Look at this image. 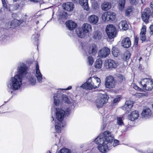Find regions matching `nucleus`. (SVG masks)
<instances>
[{"instance_id":"39","label":"nucleus","mask_w":153,"mask_h":153,"mask_svg":"<svg viewBox=\"0 0 153 153\" xmlns=\"http://www.w3.org/2000/svg\"><path fill=\"white\" fill-rule=\"evenodd\" d=\"M94 63L93 58L91 56H88L87 58V64L89 65H91Z\"/></svg>"},{"instance_id":"15","label":"nucleus","mask_w":153,"mask_h":153,"mask_svg":"<svg viewBox=\"0 0 153 153\" xmlns=\"http://www.w3.org/2000/svg\"><path fill=\"white\" fill-rule=\"evenodd\" d=\"M110 50L109 48L105 47L102 48L98 52V56L100 58H106L110 54Z\"/></svg>"},{"instance_id":"63","label":"nucleus","mask_w":153,"mask_h":153,"mask_svg":"<svg viewBox=\"0 0 153 153\" xmlns=\"http://www.w3.org/2000/svg\"><path fill=\"white\" fill-rule=\"evenodd\" d=\"M138 151L139 152H141V153L142 152V151H141V150H138Z\"/></svg>"},{"instance_id":"43","label":"nucleus","mask_w":153,"mask_h":153,"mask_svg":"<svg viewBox=\"0 0 153 153\" xmlns=\"http://www.w3.org/2000/svg\"><path fill=\"white\" fill-rule=\"evenodd\" d=\"M92 7L94 9L97 10L99 7V5L97 3H94L92 4Z\"/></svg>"},{"instance_id":"23","label":"nucleus","mask_w":153,"mask_h":153,"mask_svg":"<svg viewBox=\"0 0 153 153\" xmlns=\"http://www.w3.org/2000/svg\"><path fill=\"white\" fill-rule=\"evenodd\" d=\"M66 26L70 30H74L77 24L74 21L70 20L66 22Z\"/></svg>"},{"instance_id":"14","label":"nucleus","mask_w":153,"mask_h":153,"mask_svg":"<svg viewBox=\"0 0 153 153\" xmlns=\"http://www.w3.org/2000/svg\"><path fill=\"white\" fill-rule=\"evenodd\" d=\"M152 15L153 17V10L152 13L150 12V10L149 8H146L142 13V18L143 21L146 22L148 21L149 16Z\"/></svg>"},{"instance_id":"38","label":"nucleus","mask_w":153,"mask_h":153,"mask_svg":"<svg viewBox=\"0 0 153 153\" xmlns=\"http://www.w3.org/2000/svg\"><path fill=\"white\" fill-rule=\"evenodd\" d=\"M93 78H94L93 80H94V82H96V84L97 86H98V88L99 87L100 82L101 80L100 78L96 77L95 76L92 77Z\"/></svg>"},{"instance_id":"6","label":"nucleus","mask_w":153,"mask_h":153,"mask_svg":"<svg viewBox=\"0 0 153 153\" xmlns=\"http://www.w3.org/2000/svg\"><path fill=\"white\" fill-rule=\"evenodd\" d=\"M139 83L143 88L146 90L151 91L153 88V81L152 79L150 78L142 79Z\"/></svg>"},{"instance_id":"48","label":"nucleus","mask_w":153,"mask_h":153,"mask_svg":"<svg viewBox=\"0 0 153 153\" xmlns=\"http://www.w3.org/2000/svg\"><path fill=\"white\" fill-rule=\"evenodd\" d=\"M120 97H118L115 98L113 101L114 103H116L117 102L120 101Z\"/></svg>"},{"instance_id":"28","label":"nucleus","mask_w":153,"mask_h":153,"mask_svg":"<svg viewBox=\"0 0 153 153\" xmlns=\"http://www.w3.org/2000/svg\"><path fill=\"white\" fill-rule=\"evenodd\" d=\"M102 36V33L98 30L94 31L92 34L93 39L96 41L100 40L101 39Z\"/></svg>"},{"instance_id":"47","label":"nucleus","mask_w":153,"mask_h":153,"mask_svg":"<svg viewBox=\"0 0 153 153\" xmlns=\"http://www.w3.org/2000/svg\"><path fill=\"white\" fill-rule=\"evenodd\" d=\"M134 88L136 90H138L139 91H141L142 89L138 87L137 85L135 84H134L133 85Z\"/></svg>"},{"instance_id":"49","label":"nucleus","mask_w":153,"mask_h":153,"mask_svg":"<svg viewBox=\"0 0 153 153\" xmlns=\"http://www.w3.org/2000/svg\"><path fill=\"white\" fill-rule=\"evenodd\" d=\"M150 31V33L151 35H153V25H151L149 27Z\"/></svg>"},{"instance_id":"59","label":"nucleus","mask_w":153,"mask_h":153,"mask_svg":"<svg viewBox=\"0 0 153 153\" xmlns=\"http://www.w3.org/2000/svg\"><path fill=\"white\" fill-rule=\"evenodd\" d=\"M51 121H53L54 120V119L53 116L52 117V119L51 120Z\"/></svg>"},{"instance_id":"20","label":"nucleus","mask_w":153,"mask_h":153,"mask_svg":"<svg viewBox=\"0 0 153 153\" xmlns=\"http://www.w3.org/2000/svg\"><path fill=\"white\" fill-rule=\"evenodd\" d=\"M88 20L90 23L95 25L98 22L99 18L97 16L93 14L91 15L88 17Z\"/></svg>"},{"instance_id":"4","label":"nucleus","mask_w":153,"mask_h":153,"mask_svg":"<svg viewBox=\"0 0 153 153\" xmlns=\"http://www.w3.org/2000/svg\"><path fill=\"white\" fill-rule=\"evenodd\" d=\"M53 99L54 104L56 106H58L61 104L62 99V103L68 104L71 108H74L76 104L75 101L71 98H68L65 94H63L61 95L59 91L54 94Z\"/></svg>"},{"instance_id":"42","label":"nucleus","mask_w":153,"mask_h":153,"mask_svg":"<svg viewBox=\"0 0 153 153\" xmlns=\"http://www.w3.org/2000/svg\"><path fill=\"white\" fill-rule=\"evenodd\" d=\"M146 95L144 94L141 93H137L134 94V96L138 98L143 97Z\"/></svg>"},{"instance_id":"53","label":"nucleus","mask_w":153,"mask_h":153,"mask_svg":"<svg viewBox=\"0 0 153 153\" xmlns=\"http://www.w3.org/2000/svg\"><path fill=\"white\" fill-rule=\"evenodd\" d=\"M5 36L4 35H2L1 34L0 32V41H1L3 40L4 39Z\"/></svg>"},{"instance_id":"10","label":"nucleus","mask_w":153,"mask_h":153,"mask_svg":"<svg viewBox=\"0 0 153 153\" xmlns=\"http://www.w3.org/2000/svg\"><path fill=\"white\" fill-rule=\"evenodd\" d=\"M106 33L110 39L114 38L116 36L117 31L115 27L112 25H107L105 29Z\"/></svg>"},{"instance_id":"52","label":"nucleus","mask_w":153,"mask_h":153,"mask_svg":"<svg viewBox=\"0 0 153 153\" xmlns=\"http://www.w3.org/2000/svg\"><path fill=\"white\" fill-rule=\"evenodd\" d=\"M71 88H72L71 86H68V87L66 88H65V89L59 88V89H58V90H62L66 91V90L71 89Z\"/></svg>"},{"instance_id":"35","label":"nucleus","mask_w":153,"mask_h":153,"mask_svg":"<svg viewBox=\"0 0 153 153\" xmlns=\"http://www.w3.org/2000/svg\"><path fill=\"white\" fill-rule=\"evenodd\" d=\"M131 55V54L129 51H126L124 54L123 59L126 61L128 60L130 57Z\"/></svg>"},{"instance_id":"60","label":"nucleus","mask_w":153,"mask_h":153,"mask_svg":"<svg viewBox=\"0 0 153 153\" xmlns=\"http://www.w3.org/2000/svg\"><path fill=\"white\" fill-rule=\"evenodd\" d=\"M39 23V21H36V24H38Z\"/></svg>"},{"instance_id":"34","label":"nucleus","mask_w":153,"mask_h":153,"mask_svg":"<svg viewBox=\"0 0 153 153\" xmlns=\"http://www.w3.org/2000/svg\"><path fill=\"white\" fill-rule=\"evenodd\" d=\"M125 0H120L119 2V6L120 10H122L124 7L125 4Z\"/></svg>"},{"instance_id":"44","label":"nucleus","mask_w":153,"mask_h":153,"mask_svg":"<svg viewBox=\"0 0 153 153\" xmlns=\"http://www.w3.org/2000/svg\"><path fill=\"white\" fill-rule=\"evenodd\" d=\"M39 37V35L38 34H37L36 35H33L32 36V38L34 39V40L36 42L38 41V38Z\"/></svg>"},{"instance_id":"3","label":"nucleus","mask_w":153,"mask_h":153,"mask_svg":"<svg viewBox=\"0 0 153 153\" xmlns=\"http://www.w3.org/2000/svg\"><path fill=\"white\" fill-rule=\"evenodd\" d=\"M69 107L66 109L65 111L61 108H56L55 116L56 120L55 121V128L57 133L60 132L62 128L66 125L65 122L63 120L65 116H68L71 113V108H72Z\"/></svg>"},{"instance_id":"9","label":"nucleus","mask_w":153,"mask_h":153,"mask_svg":"<svg viewBox=\"0 0 153 153\" xmlns=\"http://www.w3.org/2000/svg\"><path fill=\"white\" fill-rule=\"evenodd\" d=\"M94 78L91 77L87 80V82L82 84L80 87L83 89L87 90H91L93 88H98L95 82L93 79Z\"/></svg>"},{"instance_id":"50","label":"nucleus","mask_w":153,"mask_h":153,"mask_svg":"<svg viewBox=\"0 0 153 153\" xmlns=\"http://www.w3.org/2000/svg\"><path fill=\"white\" fill-rule=\"evenodd\" d=\"M103 123L101 126V128L102 130L103 129L105 128L106 127V122H104V119H103Z\"/></svg>"},{"instance_id":"31","label":"nucleus","mask_w":153,"mask_h":153,"mask_svg":"<svg viewBox=\"0 0 153 153\" xmlns=\"http://www.w3.org/2000/svg\"><path fill=\"white\" fill-rule=\"evenodd\" d=\"M102 61L100 59H97L95 63L94 67L97 69H100L102 67Z\"/></svg>"},{"instance_id":"26","label":"nucleus","mask_w":153,"mask_h":153,"mask_svg":"<svg viewBox=\"0 0 153 153\" xmlns=\"http://www.w3.org/2000/svg\"><path fill=\"white\" fill-rule=\"evenodd\" d=\"M146 27L143 26L141 30L140 36L141 40L143 42L145 41L146 39Z\"/></svg>"},{"instance_id":"2","label":"nucleus","mask_w":153,"mask_h":153,"mask_svg":"<svg viewBox=\"0 0 153 153\" xmlns=\"http://www.w3.org/2000/svg\"><path fill=\"white\" fill-rule=\"evenodd\" d=\"M111 132L106 131L99 134L94 140V142L98 145L97 148L102 153H105L109 149L118 145L119 140H114Z\"/></svg>"},{"instance_id":"46","label":"nucleus","mask_w":153,"mask_h":153,"mask_svg":"<svg viewBox=\"0 0 153 153\" xmlns=\"http://www.w3.org/2000/svg\"><path fill=\"white\" fill-rule=\"evenodd\" d=\"M132 11V9L131 8H128L127 9L126 11V16L129 15L131 12Z\"/></svg>"},{"instance_id":"36","label":"nucleus","mask_w":153,"mask_h":153,"mask_svg":"<svg viewBox=\"0 0 153 153\" xmlns=\"http://www.w3.org/2000/svg\"><path fill=\"white\" fill-rule=\"evenodd\" d=\"M71 151L67 148H63L59 151L58 153H71Z\"/></svg>"},{"instance_id":"24","label":"nucleus","mask_w":153,"mask_h":153,"mask_svg":"<svg viewBox=\"0 0 153 153\" xmlns=\"http://www.w3.org/2000/svg\"><path fill=\"white\" fill-rule=\"evenodd\" d=\"M119 28L123 30H126L128 28V25L126 21H122L120 22L119 25Z\"/></svg>"},{"instance_id":"40","label":"nucleus","mask_w":153,"mask_h":153,"mask_svg":"<svg viewBox=\"0 0 153 153\" xmlns=\"http://www.w3.org/2000/svg\"><path fill=\"white\" fill-rule=\"evenodd\" d=\"M118 80L120 82H122L125 80V78L124 76L122 74H119L117 75Z\"/></svg>"},{"instance_id":"1","label":"nucleus","mask_w":153,"mask_h":153,"mask_svg":"<svg viewBox=\"0 0 153 153\" xmlns=\"http://www.w3.org/2000/svg\"><path fill=\"white\" fill-rule=\"evenodd\" d=\"M28 67L25 63L19 62L16 68L17 74L12 77L7 83L8 88L13 91L19 90L22 85L23 76L28 74Z\"/></svg>"},{"instance_id":"51","label":"nucleus","mask_w":153,"mask_h":153,"mask_svg":"<svg viewBox=\"0 0 153 153\" xmlns=\"http://www.w3.org/2000/svg\"><path fill=\"white\" fill-rule=\"evenodd\" d=\"M3 6L5 8H7V5L6 4V0H1Z\"/></svg>"},{"instance_id":"33","label":"nucleus","mask_w":153,"mask_h":153,"mask_svg":"<svg viewBox=\"0 0 153 153\" xmlns=\"http://www.w3.org/2000/svg\"><path fill=\"white\" fill-rule=\"evenodd\" d=\"M112 53L114 57H117L120 53V51L118 48L115 47H113L112 49Z\"/></svg>"},{"instance_id":"8","label":"nucleus","mask_w":153,"mask_h":153,"mask_svg":"<svg viewBox=\"0 0 153 153\" xmlns=\"http://www.w3.org/2000/svg\"><path fill=\"white\" fill-rule=\"evenodd\" d=\"M108 96L106 94H101L96 100V104L98 108H100L108 101Z\"/></svg>"},{"instance_id":"29","label":"nucleus","mask_w":153,"mask_h":153,"mask_svg":"<svg viewBox=\"0 0 153 153\" xmlns=\"http://www.w3.org/2000/svg\"><path fill=\"white\" fill-rule=\"evenodd\" d=\"M88 1V0H80V2H79L83 6L84 9L87 10L89 9Z\"/></svg>"},{"instance_id":"64","label":"nucleus","mask_w":153,"mask_h":153,"mask_svg":"<svg viewBox=\"0 0 153 153\" xmlns=\"http://www.w3.org/2000/svg\"><path fill=\"white\" fill-rule=\"evenodd\" d=\"M36 44L37 45V46L38 47V42H37Z\"/></svg>"},{"instance_id":"11","label":"nucleus","mask_w":153,"mask_h":153,"mask_svg":"<svg viewBox=\"0 0 153 153\" xmlns=\"http://www.w3.org/2000/svg\"><path fill=\"white\" fill-rule=\"evenodd\" d=\"M118 64L117 61L111 59H107L105 61V66L108 69H115Z\"/></svg>"},{"instance_id":"57","label":"nucleus","mask_w":153,"mask_h":153,"mask_svg":"<svg viewBox=\"0 0 153 153\" xmlns=\"http://www.w3.org/2000/svg\"><path fill=\"white\" fill-rule=\"evenodd\" d=\"M30 1H33L34 2H39L40 1V0H30Z\"/></svg>"},{"instance_id":"62","label":"nucleus","mask_w":153,"mask_h":153,"mask_svg":"<svg viewBox=\"0 0 153 153\" xmlns=\"http://www.w3.org/2000/svg\"><path fill=\"white\" fill-rule=\"evenodd\" d=\"M3 9L1 8L0 10V12H1L2 11V10Z\"/></svg>"},{"instance_id":"32","label":"nucleus","mask_w":153,"mask_h":153,"mask_svg":"<svg viewBox=\"0 0 153 153\" xmlns=\"http://www.w3.org/2000/svg\"><path fill=\"white\" fill-rule=\"evenodd\" d=\"M19 6V4H15L14 5H10L9 7L7 6V8H6L10 11L11 10L13 11L17 10Z\"/></svg>"},{"instance_id":"45","label":"nucleus","mask_w":153,"mask_h":153,"mask_svg":"<svg viewBox=\"0 0 153 153\" xmlns=\"http://www.w3.org/2000/svg\"><path fill=\"white\" fill-rule=\"evenodd\" d=\"M130 3L132 5H136L138 2V0H129Z\"/></svg>"},{"instance_id":"12","label":"nucleus","mask_w":153,"mask_h":153,"mask_svg":"<svg viewBox=\"0 0 153 153\" xmlns=\"http://www.w3.org/2000/svg\"><path fill=\"white\" fill-rule=\"evenodd\" d=\"M105 85L107 88H111L115 87V82L114 78L112 76H107L105 81Z\"/></svg>"},{"instance_id":"56","label":"nucleus","mask_w":153,"mask_h":153,"mask_svg":"<svg viewBox=\"0 0 153 153\" xmlns=\"http://www.w3.org/2000/svg\"><path fill=\"white\" fill-rule=\"evenodd\" d=\"M150 7L152 8V11L153 10V2H151L150 3Z\"/></svg>"},{"instance_id":"21","label":"nucleus","mask_w":153,"mask_h":153,"mask_svg":"<svg viewBox=\"0 0 153 153\" xmlns=\"http://www.w3.org/2000/svg\"><path fill=\"white\" fill-rule=\"evenodd\" d=\"M64 10L68 11H72L74 9V4L72 2H68L62 4Z\"/></svg>"},{"instance_id":"22","label":"nucleus","mask_w":153,"mask_h":153,"mask_svg":"<svg viewBox=\"0 0 153 153\" xmlns=\"http://www.w3.org/2000/svg\"><path fill=\"white\" fill-rule=\"evenodd\" d=\"M122 45L124 48H128L130 47L131 45L130 39L128 37L124 39L122 41Z\"/></svg>"},{"instance_id":"16","label":"nucleus","mask_w":153,"mask_h":153,"mask_svg":"<svg viewBox=\"0 0 153 153\" xmlns=\"http://www.w3.org/2000/svg\"><path fill=\"white\" fill-rule=\"evenodd\" d=\"M26 76L27 77L28 82L29 85L34 86L36 83V80L35 77L31 73H28Z\"/></svg>"},{"instance_id":"54","label":"nucleus","mask_w":153,"mask_h":153,"mask_svg":"<svg viewBox=\"0 0 153 153\" xmlns=\"http://www.w3.org/2000/svg\"><path fill=\"white\" fill-rule=\"evenodd\" d=\"M138 41V38L137 37H136L135 39L134 40V44H136V45H137Z\"/></svg>"},{"instance_id":"55","label":"nucleus","mask_w":153,"mask_h":153,"mask_svg":"<svg viewBox=\"0 0 153 153\" xmlns=\"http://www.w3.org/2000/svg\"><path fill=\"white\" fill-rule=\"evenodd\" d=\"M80 0H72L73 2L76 3H79V2H80Z\"/></svg>"},{"instance_id":"61","label":"nucleus","mask_w":153,"mask_h":153,"mask_svg":"<svg viewBox=\"0 0 153 153\" xmlns=\"http://www.w3.org/2000/svg\"><path fill=\"white\" fill-rule=\"evenodd\" d=\"M47 153H51L50 151H48L47 152Z\"/></svg>"},{"instance_id":"37","label":"nucleus","mask_w":153,"mask_h":153,"mask_svg":"<svg viewBox=\"0 0 153 153\" xmlns=\"http://www.w3.org/2000/svg\"><path fill=\"white\" fill-rule=\"evenodd\" d=\"M123 119V117H118L117 118V123L119 125L121 126L124 125Z\"/></svg>"},{"instance_id":"5","label":"nucleus","mask_w":153,"mask_h":153,"mask_svg":"<svg viewBox=\"0 0 153 153\" xmlns=\"http://www.w3.org/2000/svg\"><path fill=\"white\" fill-rule=\"evenodd\" d=\"M92 29L91 26L90 24L84 23L81 27L76 29V33L78 37L82 38L89 34Z\"/></svg>"},{"instance_id":"18","label":"nucleus","mask_w":153,"mask_h":153,"mask_svg":"<svg viewBox=\"0 0 153 153\" xmlns=\"http://www.w3.org/2000/svg\"><path fill=\"white\" fill-rule=\"evenodd\" d=\"M152 112L150 109L148 108H144L141 114L142 118H149L151 117Z\"/></svg>"},{"instance_id":"41","label":"nucleus","mask_w":153,"mask_h":153,"mask_svg":"<svg viewBox=\"0 0 153 153\" xmlns=\"http://www.w3.org/2000/svg\"><path fill=\"white\" fill-rule=\"evenodd\" d=\"M109 18L110 19V21H112L115 18L116 14H115L112 12L110 11Z\"/></svg>"},{"instance_id":"7","label":"nucleus","mask_w":153,"mask_h":153,"mask_svg":"<svg viewBox=\"0 0 153 153\" xmlns=\"http://www.w3.org/2000/svg\"><path fill=\"white\" fill-rule=\"evenodd\" d=\"M82 47L83 50H87L90 55H94L97 52V48L94 43L88 44L85 43L82 45Z\"/></svg>"},{"instance_id":"13","label":"nucleus","mask_w":153,"mask_h":153,"mask_svg":"<svg viewBox=\"0 0 153 153\" xmlns=\"http://www.w3.org/2000/svg\"><path fill=\"white\" fill-rule=\"evenodd\" d=\"M35 75L37 78V81L40 83L44 82V77L43 76L39 69V66L37 62L36 63L35 68Z\"/></svg>"},{"instance_id":"19","label":"nucleus","mask_w":153,"mask_h":153,"mask_svg":"<svg viewBox=\"0 0 153 153\" xmlns=\"http://www.w3.org/2000/svg\"><path fill=\"white\" fill-rule=\"evenodd\" d=\"M133 105V103L132 102L130 101H126L124 105L122 107V109L126 112L128 111L129 112L131 111Z\"/></svg>"},{"instance_id":"17","label":"nucleus","mask_w":153,"mask_h":153,"mask_svg":"<svg viewBox=\"0 0 153 153\" xmlns=\"http://www.w3.org/2000/svg\"><path fill=\"white\" fill-rule=\"evenodd\" d=\"M139 116V114L138 111L135 110L132 111L130 114H129L128 116V118L131 121H134L137 119Z\"/></svg>"},{"instance_id":"25","label":"nucleus","mask_w":153,"mask_h":153,"mask_svg":"<svg viewBox=\"0 0 153 153\" xmlns=\"http://www.w3.org/2000/svg\"><path fill=\"white\" fill-rule=\"evenodd\" d=\"M24 22V20L22 19L18 20L14 19L10 23V26L17 27ZM11 27H10V28Z\"/></svg>"},{"instance_id":"30","label":"nucleus","mask_w":153,"mask_h":153,"mask_svg":"<svg viewBox=\"0 0 153 153\" xmlns=\"http://www.w3.org/2000/svg\"><path fill=\"white\" fill-rule=\"evenodd\" d=\"M110 11L105 12L102 15V18L104 21H110L109 18Z\"/></svg>"},{"instance_id":"27","label":"nucleus","mask_w":153,"mask_h":153,"mask_svg":"<svg viewBox=\"0 0 153 153\" xmlns=\"http://www.w3.org/2000/svg\"><path fill=\"white\" fill-rule=\"evenodd\" d=\"M101 7L103 10H108L111 8V4L109 2L105 1L102 4Z\"/></svg>"},{"instance_id":"58","label":"nucleus","mask_w":153,"mask_h":153,"mask_svg":"<svg viewBox=\"0 0 153 153\" xmlns=\"http://www.w3.org/2000/svg\"><path fill=\"white\" fill-rule=\"evenodd\" d=\"M28 16V15H27L26 14H25L23 16V20H24H24H25L26 19V17H27V16Z\"/></svg>"}]
</instances>
